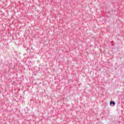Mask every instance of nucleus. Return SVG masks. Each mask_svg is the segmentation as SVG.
Listing matches in <instances>:
<instances>
[{
	"label": "nucleus",
	"mask_w": 124,
	"mask_h": 124,
	"mask_svg": "<svg viewBox=\"0 0 124 124\" xmlns=\"http://www.w3.org/2000/svg\"><path fill=\"white\" fill-rule=\"evenodd\" d=\"M34 58V57H33V56L31 57V59H33Z\"/></svg>",
	"instance_id": "7ed1b4c3"
},
{
	"label": "nucleus",
	"mask_w": 124,
	"mask_h": 124,
	"mask_svg": "<svg viewBox=\"0 0 124 124\" xmlns=\"http://www.w3.org/2000/svg\"><path fill=\"white\" fill-rule=\"evenodd\" d=\"M30 67L31 68H29V70H31V68H32L31 65L28 66V67Z\"/></svg>",
	"instance_id": "f03ea898"
},
{
	"label": "nucleus",
	"mask_w": 124,
	"mask_h": 124,
	"mask_svg": "<svg viewBox=\"0 0 124 124\" xmlns=\"http://www.w3.org/2000/svg\"><path fill=\"white\" fill-rule=\"evenodd\" d=\"M116 104V103H115V102L114 101H110V105L112 106V105H115Z\"/></svg>",
	"instance_id": "f257e3e1"
}]
</instances>
